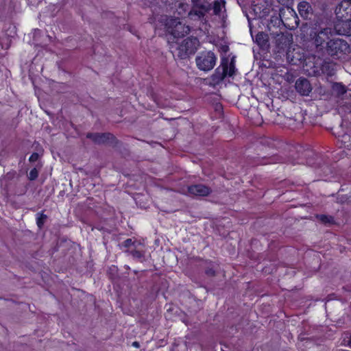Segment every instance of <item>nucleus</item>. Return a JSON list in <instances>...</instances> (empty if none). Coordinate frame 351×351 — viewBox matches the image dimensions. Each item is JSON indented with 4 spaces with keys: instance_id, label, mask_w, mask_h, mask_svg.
Returning a JSON list of instances; mask_svg holds the SVG:
<instances>
[{
    "instance_id": "12",
    "label": "nucleus",
    "mask_w": 351,
    "mask_h": 351,
    "mask_svg": "<svg viewBox=\"0 0 351 351\" xmlns=\"http://www.w3.org/2000/svg\"><path fill=\"white\" fill-rule=\"evenodd\" d=\"M299 14L304 19H307L311 14L312 8L310 4L306 1H302L298 5Z\"/></svg>"
},
{
    "instance_id": "5",
    "label": "nucleus",
    "mask_w": 351,
    "mask_h": 351,
    "mask_svg": "<svg viewBox=\"0 0 351 351\" xmlns=\"http://www.w3.org/2000/svg\"><path fill=\"white\" fill-rule=\"evenodd\" d=\"M332 33V32L330 28L315 27L311 29L310 36L317 47H324V44L327 47V43L330 41Z\"/></svg>"
},
{
    "instance_id": "24",
    "label": "nucleus",
    "mask_w": 351,
    "mask_h": 351,
    "mask_svg": "<svg viewBox=\"0 0 351 351\" xmlns=\"http://www.w3.org/2000/svg\"><path fill=\"white\" fill-rule=\"evenodd\" d=\"M319 218L321 221L324 222H330L328 217L326 215H320Z\"/></svg>"
},
{
    "instance_id": "33",
    "label": "nucleus",
    "mask_w": 351,
    "mask_h": 351,
    "mask_svg": "<svg viewBox=\"0 0 351 351\" xmlns=\"http://www.w3.org/2000/svg\"><path fill=\"white\" fill-rule=\"evenodd\" d=\"M207 274H213L210 271H207Z\"/></svg>"
},
{
    "instance_id": "25",
    "label": "nucleus",
    "mask_w": 351,
    "mask_h": 351,
    "mask_svg": "<svg viewBox=\"0 0 351 351\" xmlns=\"http://www.w3.org/2000/svg\"><path fill=\"white\" fill-rule=\"evenodd\" d=\"M133 244V241L132 239H129L124 241V245L125 247H130L131 245Z\"/></svg>"
},
{
    "instance_id": "26",
    "label": "nucleus",
    "mask_w": 351,
    "mask_h": 351,
    "mask_svg": "<svg viewBox=\"0 0 351 351\" xmlns=\"http://www.w3.org/2000/svg\"><path fill=\"white\" fill-rule=\"evenodd\" d=\"M154 0H143V4L145 5H150Z\"/></svg>"
},
{
    "instance_id": "18",
    "label": "nucleus",
    "mask_w": 351,
    "mask_h": 351,
    "mask_svg": "<svg viewBox=\"0 0 351 351\" xmlns=\"http://www.w3.org/2000/svg\"><path fill=\"white\" fill-rule=\"evenodd\" d=\"M253 10H254V12L256 13V15L258 18L265 17L268 12L267 10H266V9H263V11L261 12V8L257 5H254Z\"/></svg>"
},
{
    "instance_id": "13",
    "label": "nucleus",
    "mask_w": 351,
    "mask_h": 351,
    "mask_svg": "<svg viewBox=\"0 0 351 351\" xmlns=\"http://www.w3.org/2000/svg\"><path fill=\"white\" fill-rule=\"evenodd\" d=\"M255 42L261 47H265L268 42L267 35L263 32L258 33L255 37Z\"/></svg>"
},
{
    "instance_id": "19",
    "label": "nucleus",
    "mask_w": 351,
    "mask_h": 351,
    "mask_svg": "<svg viewBox=\"0 0 351 351\" xmlns=\"http://www.w3.org/2000/svg\"><path fill=\"white\" fill-rule=\"evenodd\" d=\"M350 137L348 134H343L341 136V141L343 143V146L348 149H350V147H351V143L347 144V140H350Z\"/></svg>"
},
{
    "instance_id": "16",
    "label": "nucleus",
    "mask_w": 351,
    "mask_h": 351,
    "mask_svg": "<svg viewBox=\"0 0 351 351\" xmlns=\"http://www.w3.org/2000/svg\"><path fill=\"white\" fill-rule=\"evenodd\" d=\"M225 61H227V72L226 75L228 76H232L235 73V65H234V60L232 58L230 63H228V60L227 58H223Z\"/></svg>"
},
{
    "instance_id": "31",
    "label": "nucleus",
    "mask_w": 351,
    "mask_h": 351,
    "mask_svg": "<svg viewBox=\"0 0 351 351\" xmlns=\"http://www.w3.org/2000/svg\"><path fill=\"white\" fill-rule=\"evenodd\" d=\"M348 345L350 347H351V336H350V339L349 340V342H348Z\"/></svg>"
},
{
    "instance_id": "3",
    "label": "nucleus",
    "mask_w": 351,
    "mask_h": 351,
    "mask_svg": "<svg viewBox=\"0 0 351 351\" xmlns=\"http://www.w3.org/2000/svg\"><path fill=\"white\" fill-rule=\"evenodd\" d=\"M168 43L172 50L178 51V56L183 58L195 53L198 40L195 38H187L180 42V40L171 41V38H168Z\"/></svg>"
},
{
    "instance_id": "23",
    "label": "nucleus",
    "mask_w": 351,
    "mask_h": 351,
    "mask_svg": "<svg viewBox=\"0 0 351 351\" xmlns=\"http://www.w3.org/2000/svg\"><path fill=\"white\" fill-rule=\"evenodd\" d=\"M38 158V154L37 153L32 154L29 157V161L34 162L37 160Z\"/></svg>"
},
{
    "instance_id": "11",
    "label": "nucleus",
    "mask_w": 351,
    "mask_h": 351,
    "mask_svg": "<svg viewBox=\"0 0 351 351\" xmlns=\"http://www.w3.org/2000/svg\"><path fill=\"white\" fill-rule=\"evenodd\" d=\"M87 137L97 143H105L112 138L110 134H88Z\"/></svg>"
},
{
    "instance_id": "4",
    "label": "nucleus",
    "mask_w": 351,
    "mask_h": 351,
    "mask_svg": "<svg viewBox=\"0 0 351 351\" xmlns=\"http://www.w3.org/2000/svg\"><path fill=\"white\" fill-rule=\"evenodd\" d=\"M217 57L210 51H204L197 56L195 62L197 68L204 71H209L215 66Z\"/></svg>"
},
{
    "instance_id": "22",
    "label": "nucleus",
    "mask_w": 351,
    "mask_h": 351,
    "mask_svg": "<svg viewBox=\"0 0 351 351\" xmlns=\"http://www.w3.org/2000/svg\"><path fill=\"white\" fill-rule=\"evenodd\" d=\"M46 218L45 215H41L40 217H37V225L39 228H40L43 223L44 220Z\"/></svg>"
},
{
    "instance_id": "20",
    "label": "nucleus",
    "mask_w": 351,
    "mask_h": 351,
    "mask_svg": "<svg viewBox=\"0 0 351 351\" xmlns=\"http://www.w3.org/2000/svg\"><path fill=\"white\" fill-rule=\"evenodd\" d=\"M38 176V170L36 168L32 169L29 173V178L31 180H35Z\"/></svg>"
},
{
    "instance_id": "17",
    "label": "nucleus",
    "mask_w": 351,
    "mask_h": 351,
    "mask_svg": "<svg viewBox=\"0 0 351 351\" xmlns=\"http://www.w3.org/2000/svg\"><path fill=\"white\" fill-rule=\"evenodd\" d=\"M332 89L339 95H342L346 92V87L341 83L334 84L332 86Z\"/></svg>"
},
{
    "instance_id": "8",
    "label": "nucleus",
    "mask_w": 351,
    "mask_h": 351,
    "mask_svg": "<svg viewBox=\"0 0 351 351\" xmlns=\"http://www.w3.org/2000/svg\"><path fill=\"white\" fill-rule=\"evenodd\" d=\"M226 72H227V61L222 59L220 66L215 70L212 76L213 81L216 84L221 82L227 76Z\"/></svg>"
},
{
    "instance_id": "27",
    "label": "nucleus",
    "mask_w": 351,
    "mask_h": 351,
    "mask_svg": "<svg viewBox=\"0 0 351 351\" xmlns=\"http://www.w3.org/2000/svg\"><path fill=\"white\" fill-rule=\"evenodd\" d=\"M186 6H187V5H185V4H182H182H180V9H182V10L184 12H186V9H185V8H186Z\"/></svg>"
},
{
    "instance_id": "29",
    "label": "nucleus",
    "mask_w": 351,
    "mask_h": 351,
    "mask_svg": "<svg viewBox=\"0 0 351 351\" xmlns=\"http://www.w3.org/2000/svg\"><path fill=\"white\" fill-rule=\"evenodd\" d=\"M133 256H135V257H141V254L139 252H135L134 254H133Z\"/></svg>"
},
{
    "instance_id": "21",
    "label": "nucleus",
    "mask_w": 351,
    "mask_h": 351,
    "mask_svg": "<svg viewBox=\"0 0 351 351\" xmlns=\"http://www.w3.org/2000/svg\"><path fill=\"white\" fill-rule=\"evenodd\" d=\"M287 11L289 12V14H290L291 16H293V19L295 20V23L296 24H298V16L296 15V13H295V10L292 8L287 7Z\"/></svg>"
},
{
    "instance_id": "6",
    "label": "nucleus",
    "mask_w": 351,
    "mask_h": 351,
    "mask_svg": "<svg viewBox=\"0 0 351 351\" xmlns=\"http://www.w3.org/2000/svg\"><path fill=\"white\" fill-rule=\"evenodd\" d=\"M326 49L330 55L337 56L339 58L350 52V47L347 42L339 38L330 40L327 43Z\"/></svg>"
},
{
    "instance_id": "14",
    "label": "nucleus",
    "mask_w": 351,
    "mask_h": 351,
    "mask_svg": "<svg viewBox=\"0 0 351 351\" xmlns=\"http://www.w3.org/2000/svg\"><path fill=\"white\" fill-rule=\"evenodd\" d=\"M225 7V1L224 0H216L214 1L213 4V12L215 14H219L221 13L222 10Z\"/></svg>"
},
{
    "instance_id": "15",
    "label": "nucleus",
    "mask_w": 351,
    "mask_h": 351,
    "mask_svg": "<svg viewBox=\"0 0 351 351\" xmlns=\"http://www.w3.org/2000/svg\"><path fill=\"white\" fill-rule=\"evenodd\" d=\"M277 41H279L282 45L281 46V48H283L284 46L286 47L290 44L291 41V38H290L287 35L282 34L280 35H278Z\"/></svg>"
},
{
    "instance_id": "10",
    "label": "nucleus",
    "mask_w": 351,
    "mask_h": 351,
    "mask_svg": "<svg viewBox=\"0 0 351 351\" xmlns=\"http://www.w3.org/2000/svg\"><path fill=\"white\" fill-rule=\"evenodd\" d=\"M188 191L190 194L199 196H206L210 192L208 187L202 184L191 186L188 188Z\"/></svg>"
},
{
    "instance_id": "9",
    "label": "nucleus",
    "mask_w": 351,
    "mask_h": 351,
    "mask_svg": "<svg viewBox=\"0 0 351 351\" xmlns=\"http://www.w3.org/2000/svg\"><path fill=\"white\" fill-rule=\"evenodd\" d=\"M296 90L302 95H308L311 91V86L306 79H298L295 82Z\"/></svg>"
},
{
    "instance_id": "30",
    "label": "nucleus",
    "mask_w": 351,
    "mask_h": 351,
    "mask_svg": "<svg viewBox=\"0 0 351 351\" xmlns=\"http://www.w3.org/2000/svg\"><path fill=\"white\" fill-rule=\"evenodd\" d=\"M133 346L138 348V343L137 342H134L133 343Z\"/></svg>"
},
{
    "instance_id": "2",
    "label": "nucleus",
    "mask_w": 351,
    "mask_h": 351,
    "mask_svg": "<svg viewBox=\"0 0 351 351\" xmlns=\"http://www.w3.org/2000/svg\"><path fill=\"white\" fill-rule=\"evenodd\" d=\"M161 23L165 26L171 41L181 40V38L187 34L190 29L189 26L182 24L178 19L162 17Z\"/></svg>"
},
{
    "instance_id": "32",
    "label": "nucleus",
    "mask_w": 351,
    "mask_h": 351,
    "mask_svg": "<svg viewBox=\"0 0 351 351\" xmlns=\"http://www.w3.org/2000/svg\"><path fill=\"white\" fill-rule=\"evenodd\" d=\"M282 14H283L282 11V10H280V16L281 18H282Z\"/></svg>"
},
{
    "instance_id": "28",
    "label": "nucleus",
    "mask_w": 351,
    "mask_h": 351,
    "mask_svg": "<svg viewBox=\"0 0 351 351\" xmlns=\"http://www.w3.org/2000/svg\"><path fill=\"white\" fill-rule=\"evenodd\" d=\"M289 1L290 0H278L279 3L283 5L288 3Z\"/></svg>"
},
{
    "instance_id": "7",
    "label": "nucleus",
    "mask_w": 351,
    "mask_h": 351,
    "mask_svg": "<svg viewBox=\"0 0 351 351\" xmlns=\"http://www.w3.org/2000/svg\"><path fill=\"white\" fill-rule=\"evenodd\" d=\"M193 7L188 15L191 20H204L206 12L210 10V5L202 0H192Z\"/></svg>"
},
{
    "instance_id": "1",
    "label": "nucleus",
    "mask_w": 351,
    "mask_h": 351,
    "mask_svg": "<svg viewBox=\"0 0 351 351\" xmlns=\"http://www.w3.org/2000/svg\"><path fill=\"white\" fill-rule=\"evenodd\" d=\"M337 22L335 30L337 34L351 36V0H343L336 8Z\"/></svg>"
}]
</instances>
